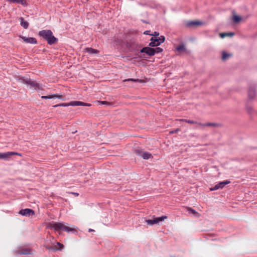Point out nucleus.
<instances>
[{
    "instance_id": "nucleus-36",
    "label": "nucleus",
    "mask_w": 257,
    "mask_h": 257,
    "mask_svg": "<svg viewBox=\"0 0 257 257\" xmlns=\"http://www.w3.org/2000/svg\"><path fill=\"white\" fill-rule=\"evenodd\" d=\"M88 231H89V232H91V231H93L94 230L92 229H89Z\"/></svg>"
},
{
    "instance_id": "nucleus-12",
    "label": "nucleus",
    "mask_w": 257,
    "mask_h": 257,
    "mask_svg": "<svg viewBox=\"0 0 257 257\" xmlns=\"http://www.w3.org/2000/svg\"><path fill=\"white\" fill-rule=\"evenodd\" d=\"M22 39L27 43H30L32 44H36L37 43V41L36 38L33 37L27 38L26 37L22 36L21 37Z\"/></svg>"
},
{
    "instance_id": "nucleus-5",
    "label": "nucleus",
    "mask_w": 257,
    "mask_h": 257,
    "mask_svg": "<svg viewBox=\"0 0 257 257\" xmlns=\"http://www.w3.org/2000/svg\"><path fill=\"white\" fill-rule=\"evenodd\" d=\"M166 216H162L161 217L154 218L152 219H148L146 220V222L149 225H153L155 224L158 223L160 221H163L165 219L167 218Z\"/></svg>"
},
{
    "instance_id": "nucleus-23",
    "label": "nucleus",
    "mask_w": 257,
    "mask_h": 257,
    "mask_svg": "<svg viewBox=\"0 0 257 257\" xmlns=\"http://www.w3.org/2000/svg\"><path fill=\"white\" fill-rule=\"evenodd\" d=\"M232 56L231 54L226 53L225 52H223L222 59V60H226L229 57H230Z\"/></svg>"
},
{
    "instance_id": "nucleus-27",
    "label": "nucleus",
    "mask_w": 257,
    "mask_h": 257,
    "mask_svg": "<svg viewBox=\"0 0 257 257\" xmlns=\"http://www.w3.org/2000/svg\"><path fill=\"white\" fill-rule=\"evenodd\" d=\"M132 81L134 82H142V80L139 79H133V78H130L128 79L124 80L123 81Z\"/></svg>"
},
{
    "instance_id": "nucleus-14",
    "label": "nucleus",
    "mask_w": 257,
    "mask_h": 257,
    "mask_svg": "<svg viewBox=\"0 0 257 257\" xmlns=\"http://www.w3.org/2000/svg\"><path fill=\"white\" fill-rule=\"evenodd\" d=\"M41 98H43V99H54V98L61 99L62 98V95H59V94H51V95H47V96H41Z\"/></svg>"
},
{
    "instance_id": "nucleus-22",
    "label": "nucleus",
    "mask_w": 257,
    "mask_h": 257,
    "mask_svg": "<svg viewBox=\"0 0 257 257\" xmlns=\"http://www.w3.org/2000/svg\"><path fill=\"white\" fill-rule=\"evenodd\" d=\"M178 120L179 121H184V122H187V123H190V124H197L198 125V123H199L197 121H195L191 120H188V119H179Z\"/></svg>"
},
{
    "instance_id": "nucleus-19",
    "label": "nucleus",
    "mask_w": 257,
    "mask_h": 257,
    "mask_svg": "<svg viewBox=\"0 0 257 257\" xmlns=\"http://www.w3.org/2000/svg\"><path fill=\"white\" fill-rule=\"evenodd\" d=\"M188 26H200L203 25V23L200 21H191L188 23Z\"/></svg>"
},
{
    "instance_id": "nucleus-28",
    "label": "nucleus",
    "mask_w": 257,
    "mask_h": 257,
    "mask_svg": "<svg viewBox=\"0 0 257 257\" xmlns=\"http://www.w3.org/2000/svg\"><path fill=\"white\" fill-rule=\"evenodd\" d=\"M154 51H155V54L156 53H161L163 51V49L160 48V47H157V48H154Z\"/></svg>"
},
{
    "instance_id": "nucleus-7",
    "label": "nucleus",
    "mask_w": 257,
    "mask_h": 257,
    "mask_svg": "<svg viewBox=\"0 0 257 257\" xmlns=\"http://www.w3.org/2000/svg\"><path fill=\"white\" fill-rule=\"evenodd\" d=\"M19 213L22 216H30L34 215L35 214V212L32 209L26 208L21 209Z\"/></svg>"
},
{
    "instance_id": "nucleus-35",
    "label": "nucleus",
    "mask_w": 257,
    "mask_h": 257,
    "mask_svg": "<svg viewBox=\"0 0 257 257\" xmlns=\"http://www.w3.org/2000/svg\"><path fill=\"white\" fill-rule=\"evenodd\" d=\"M57 245L61 248L60 249L63 248L64 245L60 242H57Z\"/></svg>"
},
{
    "instance_id": "nucleus-18",
    "label": "nucleus",
    "mask_w": 257,
    "mask_h": 257,
    "mask_svg": "<svg viewBox=\"0 0 257 257\" xmlns=\"http://www.w3.org/2000/svg\"><path fill=\"white\" fill-rule=\"evenodd\" d=\"M20 20L21 22V25L22 27H23L24 29H27L29 27V23L28 22L24 20V19L22 17H21L20 18Z\"/></svg>"
},
{
    "instance_id": "nucleus-15",
    "label": "nucleus",
    "mask_w": 257,
    "mask_h": 257,
    "mask_svg": "<svg viewBox=\"0 0 257 257\" xmlns=\"http://www.w3.org/2000/svg\"><path fill=\"white\" fill-rule=\"evenodd\" d=\"M248 97L249 99L254 98L255 96V91L254 87H250L248 91Z\"/></svg>"
},
{
    "instance_id": "nucleus-17",
    "label": "nucleus",
    "mask_w": 257,
    "mask_h": 257,
    "mask_svg": "<svg viewBox=\"0 0 257 257\" xmlns=\"http://www.w3.org/2000/svg\"><path fill=\"white\" fill-rule=\"evenodd\" d=\"M84 51L90 54H96L98 53V50L91 48H86L84 49Z\"/></svg>"
},
{
    "instance_id": "nucleus-16",
    "label": "nucleus",
    "mask_w": 257,
    "mask_h": 257,
    "mask_svg": "<svg viewBox=\"0 0 257 257\" xmlns=\"http://www.w3.org/2000/svg\"><path fill=\"white\" fill-rule=\"evenodd\" d=\"M8 2L10 3H17L20 4L24 6L27 5V3L25 0H7Z\"/></svg>"
},
{
    "instance_id": "nucleus-21",
    "label": "nucleus",
    "mask_w": 257,
    "mask_h": 257,
    "mask_svg": "<svg viewBox=\"0 0 257 257\" xmlns=\"http://www.w3.org/2000/svg\"><path fill=\"white\" fill-rule=\"evenodd\" d=\"M234 34L233 33H220L219 36L221 38H224L226 36L232 37L234 35Z\"/></svg>"
},
{
    "instance_id": "nucleus-34",
    "label": "nucleus",
    "mask_w": 257,
    "mask_h": 257,
    "mask_svg": "<svg viewBox=\"0 0 257 257\" xmlns=\"http://www.w3.org/2000/svg\"><path fill=\"white\" fill-rule=\"evenodd\" d=\"M180 131V130L179 128H177L175 130H174V131H171L170 132V134H173V133H177L178 132H179Z\"/></svg>"
},
{
    "instance_id": "nucleus-31",
    "label": "nucleus",
    "mask_w": 257,
    "mask_h": 257,
    "mask_svg": "<svg viewBox=\"0 0 257 257\" xmlns=\"http://www.w3.org/2000/svg\"><path fill=\"white\" fill-rule=\"evenodd\" d=\"M159 33L157 32H155L154 34H152V36H153V37H159Z\"/></svg>"
},
{
    "instance_id": "nucleus-1",
    "label": "nucleus",
    "mask_w": 257,
    "mask_h": 257,
    "mask_svg": "<svg viewBox=\"0 0 257 257\" xmlns=\"http://www.w3.org/2000/svg\"><path fill=\"white\" fill-rule=\"evenodd\" d=\"M39 35L47 41L48 44L51 45L55 44L58 39L55 37L50 30H44L39 32Z\"/></svg>"
},
{
    "instance_id": "nucleus-32",
    "label": "nucleus",
    "mask_w": 257,
    "mask_h": 257,
    "mask_svg": "<svg viewBox=\"0 0 257 257\" xmlns=\"http://www.w3.org/2000/svg\"><path fill=\"white\" fill-rule=\"evenodd\" d=\"M247 110L249 113H251L252 111H253V109L251 107H248L247 108Z\"/></svg>"
},
{
    "instance_id": "nucleus-20",
    "label": "nucleus",
    "mask_w": 257,
    "mask_h": 257,
    "mask_svg": "<svg viewBox=\"0 0 257 257\" xmlns=\"http://www.w3.org/2000/svg\"><path fill=\"white\" fill-rule=\"evenodd\" d=\"M198 125L199 126H218L219 125L215 123H199Z\"/></svg>"
},
{
    "instance_id": "nucleus-24",
    "label": "nucleus",
    "mask_w": 257,
    "mask_h": 257,
    "mask_svg": "<svg viewBox=\"0 0 257 257\" xmlns=\"http://www.w3.org/2000/svg\"><path fill=\"white\" fill-rule=\"evenodd\" d=\"M176 50L178 52L183 51L185 50V46L184 45H180L177 47Z\"/></svg>"
},
{
    "instance_id": "nucleus-4",
    "label": "nucleus",
    "mask_w": 257,
    "mask_h": 257,
    "mask_svg": "<svg viewBox=\"0 0 257 257\" xmlns=\"http://www.w3.org/2000/svg\"><path fill=\"white\" fill-rule=\"evenodd\" d=\"M165 38L163 36L160 37H152L150 39L151 42L149 43L150 47H156L159 46L165 41Z\"/></svg>"
},
{
    "instance_id": "nucleus-25",
    "label": "nucleus",
    "mask_w": 257,
    "mask_h": 257,
    "mask_svg": "<svg viewBox=\"0 0 257 257\" xmlns=\"http://www.w3.org/2000/svg\"><path fill=\"white\" fill-rule=\"evenodd\" d=\"M241 20V18L238 16L234 15L233 17V21L235 23H238Z\"/></svg>"
},
{
    "instance_id": "nucleus-33",
    "label": "nucleus",
    "mask_w": 257,
    "mask_h": 257,
    "mask_svg": "<svg viewBox=\"0 0 257 257\" xmlns=\"http://www.w3.org/2000/svg\"><path fill=\"white\" fill-rule=\"evenodd\" d=\"M151 31H146L144 32V34H145V35H152V34H151L150 33Z\"/></svg>"
},
{
    "instance_id": "nucleus-10",
    "label": "nucleus",
    "mask_w": 257,
    "mask_h": 257,
    "mask_svg": "<svg viewBox=\"0 0 257 257\" xmlns=\"http://www.w3.org/2000/svg\"><path fill=\"white\" fill-rule=\"evenodd\" d=\"M154 48L151 47H146L141 49V53H145L150 56H152L155 55Z\"/></svg>"
},
{
    "instance_id": "nucleus-11",
    "label": "nucleus",
    "mask_w": 257,
    "mask_h": 257,
    "mask_svg": "<svg viewBox=\"0 0 257 257\" xmlns=\"http://www.w3.org/2000/svg\"><path fill=\"white\" fill-rule=\"evenodd\" d=\"M136 152L145 160L153 158L152 154L148 152H142L139 150H136Z\"/></svg>"
},
{
    "instance_id": "nucleus-26",
    "label": "nucleus",
    "mask_w": 257,
    "mask_h": 257,
    "mask_svg": "<svg viewBox=\"0 0 257 257\" xmlns=\"http://www.w3.org/2000/svg\"><path fill=\"white\" fill-rule=\"evenodd\" d=\"M71 105V102L70 103H61V104H57V105H55L53 106V107H57V106H70Z\"/></svg>"
},
{
    "instance_id": "nucleus-30",
    "label": "nucleus",
    "mask_w": 257,
    "mask_h": 257,
    "mask_svg": "<svg viewBox=\"0 0 257 257\" xmlns=\"http://www.w3.org/2000/svg\"><path fill=\"white\" fill-rule=\"evenodd\" d=\"M188 210H189V212H192L194 214H195L197 213V212L195 210H194V209H192L191 208H189L188 209Z\"/></svg>"
},
{
    "instance_id": "nucleus-8",
    "label": "nucleus",
    "mask_w": 257,
    "mask_h": 257,
    "mask_svg": "<svg viewBox=\"0 0 257 257\" xmlns=\"http://www.w3.org/2000/svg\"><path fill=\"white\" fill-rule=\"evenodd\" d=\"M230 182L228 180L220 182L219 183L215 185L213 188H210V190L211 191H214L219 189H222L225 186V185L229 184Z\"/></svg>"
},
{
    "instance_id": "nucleus-3",
    "label": "nucleus",
    "mask_w": 257,
    "mask_h": 257,
    "mask_svg": "<svg viewBox=\"0 0 257 257\" xmlns=\"http://www.w3.org/2000/svg\"><path fill=\"white\" fill-rule=\"evenodd\" d=\"M21 82L24 84H28L30 86L31 89L33 90H41L42 89V85L39 83L36 82L32 80L31 79L28 78L22 77L20 79Z\"/></svg>"
},
{
    "instance_id": "nucleus-9",
    "label": "nucleus",
    "mask_w": 257,
    "mask_h": 257,
    "mask_svg": "<svg viewBox=\"0 0 257 257\" xmlns=\"http://www.w3.org/2000/svg\"><path fill=\"white\" fill-rule=\"evenodd\" d=\"M16 253L18 254H29L31 253V250L29 248L20 247L17 249Z\"/></svg>"
},
{
    "instance_id": "nucleus-29",
    "label": "nucleus",
    "mask_w": 257,
    "mask_h": 257,
    "mask_svg": "<svg viewBox=\"0 0 257 257\" xmlns=\"http://www.w3.org/2000/svg\"><path fill=\"white\" fill-rule=\"evenodd\" d=\"M97 103L99 104H107L109 105V102L106 101H97Z\"/></svg>"
},
{
    "instance_id": "nucleus-6",
    "label": "nucleus",
    "mask_w": 257,
    "mask_h": 257,
    "mask_svg": "<svg viewBox=\"0 0 257 257\" xmlns=\"http://www.w3.org/2000/svg\"><path fill=\"white\" fill-rule=\"evenodd\" d=\"M13 155H19L21 156V155L18 153L14 152H8L6 153H0V159H3L5 160H8L9 158Z\"/></svg>"
},
{
    "instance_id": "nucleus-2",
    "label": "nucleus",
    "mask_w": 257,
    "mask_h": 257,
    "mask_svg": "<svg viewBox=\"0 0 257 257\" xmlns=\"http://www.w3.org/2000/svg\"><path fill=\"white\" fill-rule=\"evenodd\" d=\"M49 227L50 228L53 229L55 231L62 230L67 232H75L76 231L74 228L67 226L66 224L63 222H53L50 224Z\"/></svg>"
},
{
    "instance_id": "nucleus-13",
    "label": "nucleus",
    "mask_w": 257,
    "mask_h": 257,
    "mask_svg": "<svg viewBox=\"0 0 257 257\" xmlns=\"http://www.w3.org/2000/svg\"><path fill=\"white\" fill-rule=\"evenodd\" d=\"M71 106H90L91 104L90 103H85L79 101H74L71 102Z\"/></svg>"
}]
</instances>
